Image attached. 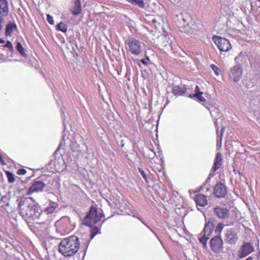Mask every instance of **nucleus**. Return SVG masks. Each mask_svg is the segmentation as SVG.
I'll return each mask as SVG.
<instances>
[{
    "instance_id": "0eeeda50",
    "label": "nucleus",
    "mask_w": 260,
    "mask_h": 260,
    "mask_svg": "<svg viewBox=\"0 0 260 260\" xmlns=\"http://www.w3.org/2000/svg\"><path fill=\"white\" fill-rule=\"evenodd\" d=\"M212 40L221 51H228L231 49V44L230 42L224 38L214 36Z\"/></svg>"
},
{
    "instance_id": "cd10ccee",
    "label": "nucleus",
    "mask_w": 260,
    "mask_h": 260,
    "mask_svg": "<svg viewBox=\"0 0 260 260\" xmlns=\"http://www.w3.org/2000/svg\"><path fill=\"white\" fill-rule=\"evenodd\" d=\"M203 94V92H199V93H198L193 94L192 95H190V98H193H193H197L201 102H204V101H205V99H204V97H203L202 96V95Z\"/></svg>"
},
{
    "instance_id": "20e7f679",
    "label": "nucleus",
    "mask_w": 260,
    "mask_h": 260,
    "mask_svg": "<svg viewBox=\"0 0 260 260\" xmlns=\"http://www.w3.org/2000/svg\"><path fill=\"white\" fill-rule=\"evenodd\" d=\"M127 51L133 55H139L142 52L143 43L134 38H131L125 41Z\"/></svg>"
},
{
    "instance_id": "b1692460",
    "label": "nucleus",
    "mask_w": 260,
    "mask_h": 260,
    "mask_svg": "<svg viewBox=\"0 0 260 260\" xmlns=\"http://www.w3.org/2000/svg\"><path fill=\"white\" fill-rule=\"evenodd\" d=\"M56 30L66 32L67 31L68 27L67 25L63 22H60L57 24L56 26Z\"/></svg>"
},
{
    "instance_id": "39448f33",
    "label": "nucleus",
    "mask_w": 260,
    "mask_h": 260,
    "mask_svg": "<svg viewBox=\"0 0 260 260\" xmlns=\"http://www.w3.org/2000/svg\"><path fill=\"white\" fill-rule=\"evenodd\" d=\"M214 228L213 223L210 221H208L205 223L203 231L198 236L199 240L203 245V247L205 249L208 247L207 241L212 234Z\"/></svg>"
},
{
    "instance_id": "6ab92c4d",
    "label": "nucleus",
    "mask_w": 260,
    "mask_h": 260,
    "mask_svg": "<svg viewBox=\"0 0 260 260\" xmlns=\"http://www.w3.org/2000/svg\"><path fill=\"white\" fill-rule=\"evenodd\" d=\"M222 156L220 153H217L216 158L214 160L213 166L211 169V171L215 172L218 169L220 168L222 165Z\"/></svg>"
},
{
    "instance_id": "412c9836",
    "label": "nucleus",
    "mask_w": 260,
    "mask_h": 260,
    "mask_svg": "<svg viewBox=\"0 0 260 260\" xmlns=\"http://www.w3.org/2000/svg\"><path fill=\"white\" fill-rule=\"evenodd\" d=\"M159 40L162 47H166L171 44V41L170 40V35L169 34L161 35L159 37Z\"/></svg>"
},
{
    "instance_id": "f704fd0d",
    "label": "nucleus",
    "mask_w": 260,
    "mask_h": 260,
    "mask_svg": "<svg viewBox=\"0 0 260 260\" xmlns=\"http://www.w3.org/2000/svg\"><path fill=\"white\" fill-rule=\"evenodd\" d=\"M148 61H150V59L148 56L146 57L145 59H142L141 62L145 66L148 65Z\"/></svg>"
},
{
    "instance_id": "49530a36",
    "label": "nucleus",
    "mask_w": 260,
    "mask_h": 260,
    "mask_svg": "<svg viewBox=\"0 0 260 260\" xmlns=\"http://www.w3.org/2000/svg\"><path fill=\"white\" fill-rule=\"evenodd\" d=\"M64 127H66V124L64 123Z\"/></svg>"
},
{
    "instance_id": "e433bc0d",
    "label": "nucleus",
    "mask_w": 260,
    "mask_h": 260,
    "mask_svg": "<svg viewBox=\"0 0 260 260\" xmlns=\"http://www.w3.org/2000/svg\"><path fill=\"white\" fill-rule=\"evenodd\" d=\"M26 173V171L24 169H20L17 171V174L19 175H24Z\"/></svg>"
},
{
    "instance_id": "bb28decb",
    "label": "nucleus",
    "mask_w": 260,
    "mask_h": 260,
    "mask_svg": "<svg viewBox=\"0 0 260 260\" xmlns=\"http://www.w3.org/2000/svg\"><path fill=\"white\" fill-rule=\"evenodd\" d=\"M16 49L23 56H25L26 54L24 52V49L23 48L22 45L20 42H18L16 46Z\"/></svg>"
},
{
    "instance_id": "2f4dec72",
    "label": "nucleus",
    "mask_w": 260,
    "mask_h": 260,
    "mask_svg": "<svg viewBox=\"0 0 260 260\" xmlns=\"http://www.w3.org/2000/svg\"><path fill=\"white\" fill-rule=\"evenodd\" d=\"M4 47L8 48L9 49V50H10V51H11V52H12L14 50V48L12 45V44L9 41H8L6 42V44L5 45H4Z\"/></svg>"
},
{
    "instance_id": "1a4fd4ad",
    "label": "nucleus",
    "mask_w": 260,
    "mask_h": 260,
    "mask_svg": "<svg viewBox=\"0 0 260 260\" xmlns=\"http://www.w3.org/2000/svg\"><path fill=\"white\" fill-rule=\"evenodd\" d=\"M242 68L240 64H236L231 68L229 72L230 78L237 82L240 80L242 75Z\"/></svg>"
},
{
    "instance_id": "79ce46f5",
    "label": "nucleus",
    "mask_w": 260,
    "mask_h": 260,
    "mask_svg": "<svg viewBox=\"0 0 260 260\" xmlns=\"http://www.w3.org/2000/svg\"><path fill=\"white\" fill-rule=\"evenodd\" d=\"M4 21V19L3 17H0V23H2Z\"/></svg>"
},
{
    "instance_id": "a18cd8bd",
    "label": "nucleus",
    "mask_w": 260,
    "mask_h": 260,
    "mask_svg": "<svg viewBox=\"0 0 260 260\" xmlns=\"http://www.w3.org/2000/svg\"><path fill=\"white\" fill-rule=\"evenodd\" d=\"M2 28V23H0V30H1Z\"/></svg>"
},
{
    "instance_id": "c9c22d12",
    "label": "nucleus",
    "mask_w": 260,
    "mask_h": 260,
    "mask_svg": "<svg viewBox=\"0 0 260 260\" xmlns=\"http://www.w3.org/2000/svg\"><path fill=\"white\" fill-rule=\"evenodd\" d=\"M223 224L222 223H218L216 227V231L221 232V231L223 230Z\"/></svg>"
},
{
    "instance_id": "4468645a",
    "label": "nucleus",
    "mask_w": 260,
    "mask_h": 260,
    "mask_svg": "<svg viewBox=\"0 0 260 260\" xmlns=\"http://www.w3.org/2000/svg\"><path fill=\"white\" fill-rule=\"evenodd\" d=\"M225 237L227 242L231 244H236L238 240L237 232L233 229L226 231Z\"/></svg>"
},
{
    "instance_id": "393cba45",
    "label": "nucleus",
    "mask_w": 260,
    "mask_h": 260,
    "mask_svg": "<svg viewBox=\"0 0 260 260\" xmlns=\"http://www.w3.org/2000/svg\"><path fill=\"white\" fill-rule=\"evenodd\" d=\"M196 27V26L193 24H189V23H187L185 27L186 30L187 31V32L189 34H193L197 31Z\"/></svg>"
},
{
    "instance_id": "ddd939ff",
    "label": "nucleus",
    "mask_w": 260,
    "mask_h": 260,
    "mask_svg": "<svg viewBox=\"0 0 260 260\" xmlns=\"http://www.w3.org/2000/svg\"><path fill=\"white\" fill-rule=\"evenodd\" d=\"M226 188L222 183H217L214 188L213 193L215 197L224 198L226 194Z\"/></svg>"
},
{
    "instance_id": "dca6fc26",
    "label": "nucleus",
    "mask_w": 260,
    "mask_h": 260,
    "mask_svg": "<svg viewBox=\"0 0 260 260\" xmlns=\"http://www.w3.org/2000/svg\"><path fill=\"white\" fill-rule=\"evenodd\" d=\"M186 88L185 85L180 86L179 85H174L173 86L172 92L177 96H181L184 94L186 92Z\"/></svg>"
},
{
    "instance_id": "f03ea898",
    "label": "nucleus",
    "mask_w": 260,
    "mask_h": 260,
    "mask_svg": "<svg viewBox=\"0 0 260 260\" xmlns=\"http://www.w3.org/2000/svg\"><path fill=\"white\" fill-rule=\"evenodd\" d=\"M80 245L78 237L70 236L61 240L58 245V251L64 256H72L77 253Z\"/></svg>"
},
{
    "instance_id": "09e8293b",
    "label": "nucleus",
    "mask_w": 260,
    "mask_h": 260,
    "mask_svg": "<svg viewBox=\"0 0 260 260\" xmlns=\"http://www.w3.org/2000/svg\"><path fill=\"white\" fill-rule=\"evenodd\" d=\"M218 128H217V133L218 132Z\"/></svg>"
},
{
    "instance_id": "f8f14e48",
    "label": "nucleus",
    "mask_w": 260,
    "mask_h": 260,
    "mask_svg": "<svg viewBox=\"0 0 260 260\" xmlns=\"http://www.w3.org/2000/svg\"><path fill=\"white\" fill-rule=\"evenodd\" d=\"M213 212L219 219H227L230 216V211L226 208L217 206L214 208Z\"/></svg>"
},
{
    "instance_id": "6e6552de",
    "label": "nucleus",
    "mask_w": 260,
    "mask_h": 260,
    "mask_svg": "<svg viewBox=\"0 0 260 260\" xmlns=\"http://www.w3.org/2000/svg\"><path fill=\"white\" fill-rule=\"evenodd\" d=\"M210 248L216 253H219L223 249V241L220 236H215L210 241Z\"/></svg>"
},
{
    "instance_id": "423d86ee",
    "label": "nucleus",
    "mask_w": 260,
    "mask_h": 260,
    "mask_svg": "<svg viewBox=\"0 0 260 260\" xmlns=\"http://www.w3.org/2000/svg\"><path fill=\"white\" fill-rule=\"evenodd\" d=\"M57 230L63 233L68 234L72 231V226L71 223L70 218L68 217L61 218L56 223Z\"/></svg>"
},
{
    "instance_id": "de8ad7c7",
    "label": "nucleus",
    "mask_w": 260,
    "mask_h": 260,
    "mask_svg": "<svg viewBox=\"0 0 260 260\" xmlns=\"http://www.w3.org/2000/svg\"><path fill=\"white\" fill-rule=\"evenodd\" d=\"M149 229L151 230V231H153L152 229H151L150 228H149Z\"/></svg>"
},
{
    "instance_id": "f257e3e1",
    "label": "nucleus",
    "mask_w": 260,
    "mask_h": 260,
    "mask_svg": "<svg viewBox=\"0 0 260 260\" xmlns=\"http://www.w3.org/2000/svg\"><path fill=\"white\" fill-rule=\"evenodd\" d=\"M19 213L27 222L35 221L40 224L42 217V210L31 198H21L17 200Z\"/></svg>"
},
{
    "instance_id": "a211bd4d",
    "label": "nucleus",
    "mask_w": 260,
    "mask_h": 260,
    "mask_svg": "<svg viewBox=\"0 0 260 260\" xmlns=\"http://www.w3.org/2000/svg\"><path fill=\"white\" fill-rule=\"evenodd\" d=\"M9 13L8 3L6 0H0V15L6 16Z\"/></svg>"
},
{
    "instance_id": "c85d7f7f",
    "label": "nucleus",
    "mask_w": 260,
    "mask_h": 260,
    "mask_svg": "<svg viewBox=\"0 0 260 260\" xmlns=\"http://www.w3.org/2000/svg\"><path fill=\"white\" fill-rule=\"evenodd\" d=\"M6 175L10 183H13L15 181L14 175L12 173L7 171L6 172Z\"/></svg>"
},
{
    "instance_id": "37998d69",
    "label": "nucleus",
    "mask_w": 260,
    "mask_h": 260,
    "mask_svg": "<svg viewBox=\"0 0 260 260\" xmlns=\"http://www.w3.org/2000/svg\"><path fill=\"white\" fill-rule=\"evenodd\" d=\"M5 43V40L0 38V43Z\"/></svg>"
},
{
    "instance_id": "7c9ffc66",
    "label": "nucleus",
    "mask_w": 260,
    "mask_h": 260,
    "mask_svg": "<svg viewBox=\"0 0 260 260\" xmlns=\"http://www.w3.org/2000/svg\"><path fill=\"white\" fill-rule=\"evenodd\" d=\"M138 170L141 175H142V176L143 177V178H144V179L146 181V182H148L147 175L145 171L141 168H138Z\"/></svg>"
},
{
    "instance_id": "2eb2a0df",
    "label": "nucleus",
    "mask_w": 260,
    "mask_h": 260,
    "mask_svg": "<svg viewBox=\"0 0 260 260\" xmlns=\"http://www.w3.org/2000/svg\"><path fill=\"white\" fill-rule=\"evenodd\" d=\"M45 187V184L42 181H36L29 187L27 194H30L35 192L42 191Z\"/></svg>"
},
{
    "instance_id": "4be33fe9",
    "label": "nucleus",
    "mask_w": 260,
    "mask_h": 260,
    "mask_svg": "<svg viewBox=\"0 0 260 260\" xmlns=\"http://www.w3.org/2000/svg\"><path fill=\"white\" fill-rule=\"evenodd\" d=\"M17 29V26L15 23H9L6 27V36H11L13 30Z\"/></svg>"
},
{
    "instance_id": "a878e982",
    "label": "nucleus",
    "mask_w": 260,
    "mask_h": 260,
    "mask_svg": "<svg viewBox=\"0 0 260 260\" xmlns=\"http://www.w3.org/2000/svg\"><path fill=\"white\" fill-rule=\"evenodd\" d=\"M99 231V229L98 227H95L93 229L92 233L90 235V239L87 240L86 246V249H87L90 241L96 235Z\"/></svg>"
},
{
    "instance_id": "c03bdc74",
    "label": "nucleus",
    "mask_w": 260,
    "mask_h": 260,
    "mask_svg": "<svg viewBox=\"0 0 260 260\" xmlns=\"http://www.w3.org/2000/svg\"><path fill=\"white\" fill-rule=\"evenodd\" d=\"M137 218H138V219H139V220H140V221H141L143 223H144V224H145V223L143 222V221H142V220L140 218L137 217Z\"/></svg>"
},
{
    "instance_id": "a19ab883",
    "label": "nucleus",
    "mask_w": 260,
    "mask_h": 260,
    "mask_svg": "<svg viewBox=\"0 0 260 260\" xmlns=\"http://www.w3.org/2000/svg\"><path fill=\"white\" fill-rule=\"evenodd\" d=\"M150 151L152 152V157H153L155 155V153L154 151H152L151 149L150 150Z\"/></svg>"
},
{
    "instance_id": "4c0bfd02",
    "label": "nucleus",
    "mask_w": 260,
    "mask_h": 260,
    "mask_svg": "<svg viewBox=\"0 0 260 260\" xmlns=\"http://www.w3.org/2000/svg\"><path fill=\"white\" fill-rule=\"evenodd\" d=\"M214 173L215 172H213V171H211L208 177L207 178V179L206 180V183H209L210 182L211 178L215 175Z\"/></svg>"
},
{
    "instance_id": "5701e85b",
    "label": "nucleus",
    "mask_w": 260,
    "mask_h": 260,
    "mask_svg": "<svg viewBox=\"0 0 260 260\" xmlns=\"http://www.w3.org/2000/svg\"><path fill=\"white\" fill-rule=\"evenodd\" d=\"M129 3L136 5L141 8H143L145 7V3L143 0H126Z\"/></svg>"
},
{
    "instance_id": "9b49d317",
    "label": "nucleus",
    "mask_w": 260,
    "mask_h": 260,
    "mask_svg": "<svg viewBox=\"0 0 260 260\" xmlns=\"http://www.w3.org/2000/svg\"><path fill=\"white\" fill-rule=\"evenodd\" d=\"M58 205L55 202H50L48 206L42 211V217L40 218V224H45L46 222H48L46 219V215L52 214L55 210L57 208Z\"/></svg>"
},
{
    "instance_id": "473e14b6",
    "label": "nucleus",
    "mask_w": 260,
    "mask_h": 260,
    "mask_svg": "<svg viewBox=\"0 0 260 260\" xmlns=\"http://www.w3.org/2000/svg\"><path fill=\"white\" fill-rule=\"evenodd\" d=\"M224 127H222L221 128V134H220V136L219 138L218 137L217 144V146H219L220 147L221 146L222 136V134H223V132H224Z\"/></svg>"
},
{
    "instance_id": "aec40b11",
    "label": "nucleus",
    "mask_w": 260,
    "mask_h": 260,
    "mask_svg": "<svg viewBox=\"0 0 260 260\" xmlns=\"http://www.w3.org/2000/svg\"><path fill=\"white\" fill-rule=\"evenodd\" d=\"M71 11L75 16L78 15L81 12V5L80 0H75L74 6L71 8Z\"/></svg>"
},
{
    "instance_id": "9d476101",
    "label": "nucleus",
    "mask_w": 260,
    "mask_h": 260,
    "mask_svg": "<svg viewBox=\"0 0 260 260\" xmlns=\"http://www.w3.org/2000/svg\"><path fill=\"white\" fill-rule=\"evenodd\" d=\"M254 248L251 242H244L239 251V257L244 258L253 252Z\"/></svg>"
},
{
    "instance_id": "f3484780",
    "label": "nucleus",
    "mask_w": 260,
    "mask_h": 260,
    "mask_svg": "<svg viewBox=\"0 0 260 260\" xmlns=\"http://www.w3.org/2000/svg\"><path fill=\"white\" fill-rule=\"evenodd\" d=\"M194 201L197 206L204 207L208 204L207 197L202 194L196 196Z\"/></svg>"
},
{
    "instance_id": "58836bf2",
    "label": "nucleus",
    "mask_w": 260,
    "mask_h": 260,
    "mask_svg": "<svg viewBox=\"0 0 260 260\" xmlns=\"http://www.w3.org/2000/svg\"><path fill=\"white\" fill-rule=\"evenodd\" d=\"M195 92H196V93H199V92H201V91H200V87L198 85L196 86Z\"/></svg>"
},
{
    "instance_id": "72a5a7b5",
    "label": "nucleus",
    "mask_w": 260,
    "mask_h": 260,
    "mask_svg": "<svg viewBox=\"0 0 260 260\" xmlns=\"http://www.w3.org/2000/svg\"><path fill=\"white\" fill-rule=\"evenodd\" d=\"M47 20L49 23L51 25L54 24V20L53 17L49 14L47 15Z\"/></svg>"
},
{
    "instance_id": "c756f323",
    "label": "nucleus",
    "mask_w": 260,
    "mask_h": 260,
    "mask_svg": "<svg viewBox=\"0 0 260 260\" xmlns=\"http://www.w3.org/2000/svg\"><path fill=\"white\" fill-rule=\"evenodd\" d=\"M210 67L216 76H218L220 74L221 70L217 66L214 64H211Z\"/></svg>"
},
{
    "instance_id": "ea45409f",
    "label": "nucleus",
    "mask_w": 260,
    "mask_h": 260,
    "mask_svg": "<svg viewBox=\"0 0 260 260\" xmlns=\"http://www.w3.org/2000/svg\"><path fill=\"white\" fill-rule=\"evenodd\" d=\"M0 161L3 165H6V162L4 161V159L2 158V157L0 155Z\"/></svg>"
},
{
    "instance_id": "7ed1b4c3",
    "label": "nucleus",
    "mask_w": 260,
    "mask_h": 260,
    "mask_svg": "<svg viewBox=\"0 0 260 260\" xmlns=\"http://www.w3.org/2000/svg\"><path fill=\"white\" fill-rule=\"evenodd\" d=\"M102 212H98L96 207L92 206L90 207L89 211L84 217L83 222L85 225L92 226L99 221L104 216V214L101 210Z\"/></svg>"
}]
</instances>
